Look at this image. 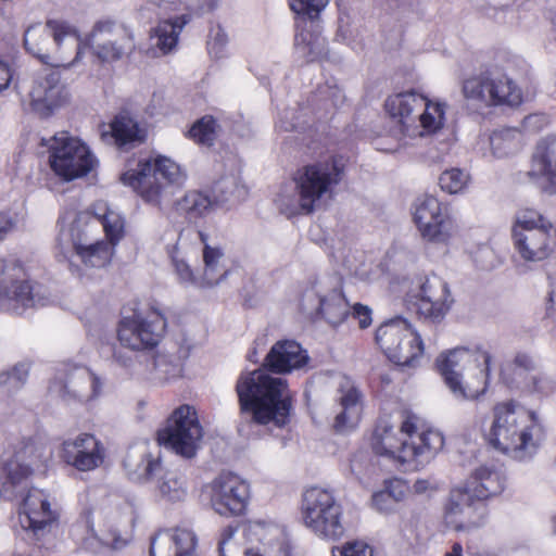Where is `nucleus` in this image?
<instances>
[{
  "instance_id": "obj_63",
  "label": "nucleus",
  "mask_w": 556,
  "mask_h": 556,
  "mask_svg": "<svg viewBox=\"0 0 556 556\" xmlns=\"http://www.w3.org/2000/svg\"><path fill=\"white\" fill-rule=\"evenodd\" d=\"M352 317L358 320L359 328L365 329L371 324V309L358 303L354 304Z\"/></svg>"
},
{
  "instance_id": "obj_35",
  "label": "nucleus",
  "mask_w": 556,
  "mask_h": 556,
  "mask_svg": "<svg viewBox=\"0 0 556 556\" xmlns=\"http://www.w3.org/2000/svg\"><path fill=\"white\" fill-rule=\"evenodd\" d=\"M73 235L76 238V242H79L81 232L78 235L74 232ZM72 250L74 255L88 267L101 268L110 263L112 255V247L109 243L94 239L85 243H76V247Z\"/></svg>"
},
{
  "instance_id": "obj_41",
  "label": "nucleus",
  "mask_w": 556,
  "mask_h": 556,
  "mask_svg": "<svg viewBox=\"0 0 556 556\" xmlns=\"http://www.w3.org/2000/svg\"><path fill=\"white\" fill-rule=\"evenodd\" d=\"M213 201L200 191H188L176 202V210L189 220H193L205 216L210 212Z\"/></svg>"
},
{
  "instance_id": "obj_59",
  "label": "nucleus",
  "mask_w": 556,
  "mask_h": 556,
  "mask_svg": "<svg viewBox=\"0 0 556 556\" xmlns=\"http://www.w3.org/2000/svg\"><path fill=\"white\" fill-rule=\"evenodd\" d=\"M383 492L396 504L405 498L407 486L404 481L394 479L386 483Z\"/></svg>"
},
{
  "instance_id": "obj_57",
  "label": "nucleus",
  "mask_w": 556,
  "mask_h": 556,
  "mask_svg": "<svg viewBox=\"0 0 556 556\" xmlns=\"http://www.w3.org/2000/svg\"><path fill=\"white\" fill-rule=\"evenodd\" d=\"M173 265L175 273L181 282L203 287L201 282V274H194L189 264H187L182 258L173 256Z\"/></svg>"
},
{
  "instance_id": "obj_48",
  "label": "nucleus",
  "mask_w": 556,
  "mask_h": 556,
  "mask_svg": "<svg viewBox=\"0 0 556 556\" xmlns=\"http://www.w3.org/2000/svg\"><path fill=\"white\" fill-rule=\"evenodd\" d=\"M476 501L473 491L469 490V484L465 482L463 486L452 489L448 504L446 506V516L448 519L459 516V511L471 505Z\"/></svg>"
},
{
  "instance_id": "obj_3",
  "label": "nucleus",
  "mask_w": 556,
  "mask_h": 556,
  "mask_svg": "<svg viewBox=\"0 0 556 556\" xmlns=\"http://www.w3.org/2000/svg\"><path fill=\"white\" fill-rule=\"evenodd\" d=\"M541 427L535 414L515 401L501 402L492 409L489 443L517 459L530 457L539 445Z\"/></svg>"
},
{
  "instance_id": "obj_64",
  "label": "nucleus",
  "mask_w": 556,
  "mask_h": 556,
  "mask_svg": "<svg viewBox=\"0 0 556 556\" xmlns=\"http://www.w3.org/2000/svg\"><path fill=\"white\" fill-rule=\"evenodd\" d=\"M12 77L13 74L9 64L0 61V92L10 86Z\"/></svg>"
},
{
  "instance_id": "obj_52",
  "label": "nucleus",
  "mask_w": 556,
  "mask_h": 556,
  "mask_svg": "<svg viewBox=\"0 0 556 556\" xmlns=\"http://www.w3.org/2000/svg\"><path fill=\"white\" fill-rule=\"evenodd\" d=\"M289 2L291 10L296 15L313 20L326 8L329 0H289Z\"/></svg>"
},
{
  "instance_id": "obj_50",
  "label": "nucleus",
  "mask_w": 556,
  "mask_h": 556,
  "mask_svg": "<svg viewBox=\"0 0 556 556\" xmlns=\"http://www.w3.org/2000/svg\"><path fill=\"white\" fill-rule=\"evenodd\" d=\"M189 138L203 146H212L215 140V121L204 116L192 125L188 131Z\"/></svg>"
},
{
  "instance_id": "obj_17",
  "label": "nucleus",
  "mask_w": 556,
  "mask_h": 556,
  "mask_svg": "<svg viewBox=\"0 0 556 556\" xmlns=\"http://www.w3.org/2000/svg\"><path fill=\"white\" fill-rule=\"evenodd\" d=\"M41 462V455L31 445L15 453L2 467L0 497L12 501L23 496L28 486V479L34 467Z\"/></svg>"
},
{
  "instance_id": "obj_39",
  "label": "nucleus",
  "mask_w": 556,
  "mask_h": 556,
  "mask_svg": "<svg viewBox=\"0 0 556 556\" xmlns=\"http://www.w3.org/2000/svg\"><path fill=\"white\" fill-rule=\"evenodd\" d=\"M292 187H285L280 190L275 203L280 213L288 217L299 214H309L314 211L311 204L304 202L303 193L296 189L293 182Z\"/></svg>"
},
{
  "instance_id": "obj_47",
  "label": "nucleus",
  "mask_w": 556,
  "mask_h": 556,
  "mask_svg": "<svg viewBox=\"0 0 556 556\" xmlns=\"http://www.w3.org/2000/svg\"><path fill=\"white\" fill-rule=\"evenodd\" d=\"M511 370V377H508L507 369L502 370L503 378L519 388L527 378L531 376V371L534 369V362L526 354H519L515 357L513 364L509 366Z\"/></svg>"
},
{
  "instance_id": "obj_60",
  "label": "nucleus",
  "mask_w": 556,
  "mask_h": 556,
  "mask_svg": "<svg viewBox=\"0 0 556 556\" xmlns=\"http://www.w3.org/2000/svg\"><path fill=\"white\" fill-rule=\"evenodd\" d=\"M371 505L376 510L386 514L391 513L395 506L393 501L383 492V490L372 494Z\"/></svg>"
},
{
  "instance_id": "obj_46",
  "label": "nucleus",
  "mask_w": 556,
  "mask_h": 556,
  "mask_svg": "<svg viewBox=\"0 0 556 556\" xmlns=\"http://www.w3.org/2000/svg\"><path fill=\"white\" fill-rule=\"evenodd\" d=\"M469 181V174L456 167L444 170L439 177V186L441 190L450 194L463 192L467 188Z\"/></svg>"
},
{
  "instance_id": "obj_45",
  "label": "nucleus",
  "mask_w": 556,
  "mask_h": 556,
  "mask_svg": "<svg viewBox=\"0 0 556 556\" xmlns=\"http://www.w3.org/2000/svg\"><path fill=\"white\" fill-rule=\"evenodd\" d=\"M484 500H478L471 503V505L465 507V510L459 511V516H454L450 519L456 527V529H469L476 528L483 525L486 515V508L483 503Z\"/></svg>"
},
{
  "instance_id": "obj_4",
  "label": "nucleus",
  "mask_w": 556,
  "mask_h": 556,
  "mask_svg": "<svg viewBox=\"0 0 556 556\" xmlns=\"http://www.w3.org/2000/svg\"><path fill=\"white\" fill-rule=\"evenodd\" d=\"M491 354L480 346H458L442 352L435 361L445 386L458 401H475L485 393Z\"/></svg>"
},
{
  "instance_id": "obj_53",
  "label": "nucleus",
  "mask_w": 556,
  "mask_h": 556,
  "mask_svg": "<svg viewBox=\"0 0 556 556\" xmlns=\"http://www.w3.org/2000/svg\"><path fill=\"white\" fill-rule=\"evenodd\" d=\"M519 388L530 393L548 395L554 392L556 386L547 377L535 374L529 376Z\"/></svg>"
},
{
  "instance_id": "obj_43",
  "label": "nucleus",
  "mask_w": 556,
  "mask_h": 556,
  "mask_svg": "<svg viewBox=\"0 0 556 556\" xmlns=\"http://www.w3.org/2000/svg\"><path fill=\"white\" fill-rule=\"evenodd\" d=\"M94 213L100 220L106 238L112 245H115L124 236V218L119 213L110 210L104 203L97 205Z\"/></svg>"
},
{
  "instance_id": "obj_55",
  "label": "nucleus",
  "mask_w": 556,
  "mask_h": 556,
  "mask_svg": "<svg viewBox=\"0 0 556 556\" xmlns=\"http://www.w3.org/2000/svg\"><path fill=\"white\" fill-rule=\"evenodd\" d=\"M332 556H372V548L363 541H350L332 548Z\"/></svg>"
},
{
  "instance_id": "obj_49",
  "label": "nucleus",
  "mask_w": 556,
  "mask_h": 556,
  "mask_svg": "<svg viewBox=\"0 0 556 556\" xmlns=\"http://www.w3.org/2000/svg\"><path fill=\"white\" fill-rule=\"evenodd\" d=\"M153 364L155 377L161 381H168L172 378L178 377L180 374V362L174 355L167 353H157L154 356Z\"/></svg>"
},
{
  "instance_id": "obj_20",
  "label": "nucleus",
  "mask_w": 556,
  "mask_h": 556,
  "mask_svg": "<svg viewBox=\"0 0 556 556\" xmlns=\"http://www.w3.org/2000/svg\"><path fill=\"white\" fill-rule=\"evenodd\" d=\"M61 456L78 471H91L104 463L105 448L94 435L83 433L63 442Z\"/></svg>"
},
{
  "instance_id": "obj_13",
  "label": "nucleus",
  "mask_w": 556,
  "mask_h": 556,
  "mask_svg": "<svg viewBox=\"0 0 556 556\" xmlns=\"http://www.w3.org/2000/svg\"><path fill=\"white\" fill-rule=\"evenodd\" d=\"M201 438L202 427L199 424L197 412L189 405H182L175 409L165 428L157 432L160 445H164L186 458L195 455Z\"/></svg>"
},
{
  "instance_id": "obj_15",
  "label": "nucleus",
  "mask_w": 556,
  "mask_h": 556,
  "mask_svg": "<svg viewBox=\"0 0 556 556\" xmlns=\"http://www.w3.org/2000/svg\"><path fill=\"white\" fill-rule=\"evenodd\" d=\"M413 218L421 237L429 242L447 244L457 232L447 208L430 194H424L415 200Z\"/></svg>"
},
{
  "instance_id": "obj_26",
  "label": "nucleus",
  "mask_w": 556,
  "mask_h": 556,
  "mask_svg": "<svg viewBox=\"0 0 556 556\" xmlns=\"http://www.w3.org/2000/svg\"><path fill=\"white\" fill-rule=\"evenodd\" d=\"M150 556H199L198 538L188 528L159 531L151 539Z\"/></svg>"
},
{
  "instance_id": "obj_38",
  "label": "nucleus",
  "mask_w": 556,
  "mask_h": 556,
  "mask_svg": "<svg viewBox=\"0 0 556 556\" xmlns=\"http://www.w3.org/2000/svg\"><path fill=\"white\" fill-rule=\"evenodd\" d=\"M492 78L493 105L518 106L523 101L521 88L507 75H498Z\"/></svg>"
},
{
  "instance_id": "obj_37",
  "label": "nucleus",
  "mask_w": 556,
  "mask_h": 556,
  "mask_svg": "<svg viewBox=\"0 0 556 556\" xmlns=\"http://www.w3.org/2000/svg\"><path fill=\"white\" fill-rule=\"evenodd\" d=\"M492 78L480 75L466 79L463 83V94L465 99L478 108L492 106L494 103Z\"/></svg>"
},
{
  "instance_id": "obj_44",
  "label": "nucleus",
  "mask_w": 556,
  "mask_h": 556,
  "mask_svg": "<svg viewBox=\"0 0 556 556\" xmlns=\"http://www.w3.org/2000/svg\"><path fill=\"white\" fill-rule=\"evenodd\" d=\"M100 545L111 551H121L129 543L128 531L122 529L115 519L108 520L96 538Z\"/></svg>"
},
{
  "instance_id": "obj_14",
  "label": "nucleus",
  "mask_w": 556,
  "mask_h": 556,
  "mask_svg": "<svg viewBox=\"0 0 556 556\" xmlns=\"http://www.w3.org/2000/svg\"><path fill=\"white\" fill-rule=\"evenodd\" d=\"M342 164L336 159L306 165L299 169L293 178L296 189L303 193L304 202L313 208L330 199L333 188L341 181Z\"/></svg>"
},
{
  "instance_id": "obj_22",
  "label": "nucleus",
  "mask_w": 556,
  "mask_h": 556,
  "mask_svg": "<svg viewBox=\"0 0 556 556\" xmlns=\"http://www.w3.org/2000/svg\"><path fill=\"white\" fill-rule=\"evenodd\" d=\"M416 299L417 313L432 320L442 319L453 303L447 283L437 275L425 279Z\"/></svg>"
},
{
  "instance_id": "obj_31",
  "label": "nucleus",
  "mask_w": 556,
  "mask_h": 556,
  "mask_svg": "<svg viewBox=\"0 0 556 556\" xmlns=\"http://www.w3.org/2000/svg\"><path fill=\"white\" fill-rule=\"evenodd\" d=\"M146 129L127 114L117 115L114 121L101 132L103 141L113 142L119 148L137 146L144 141Z\"/></svg>"
},
{
  "instance_id": "obj_29",
  "label": "nucleus",
  "mask_w": 556,
  "mask_h": 556,
  "mask_svg": "<svg viewBox=\"0 0 556 556\" xmlns=\"http://www.w3.org/2000/svg\"><path fill=\"white\" fill-rule=\"evenodd\" d=\"M531 174L542 179V187L556 193V136L542 138L535 148Z\"/></svg>"
},
{
  "instance_id": "obj_61",
  "label": "nucleus",
  "mask_w": 556,
  "mask_h": 556,
  "mask_svg": "<svg viewBox=\"0 0 556 556\" xmlns=\"http://www.w3.org/2000/svg\"><path fill=\"white\" fill-rule=\"evenodd\" d=\"M237 532V527L227 526L222 534L220 540L218 543V549L220 556H227V552L231 551L235 547V544L232 543V539Z\"/></svg>"
},
{
  "instance_id": "obj_10",
  "label": "nucleus",
  "mask_w": 556,
  "mask_h": 556,
  "mask_svg": "<svg viewBox=\"0 0 556 556\" xmlns=\"http://www.w3.org/2000/svg\"><path fill=\"white\" fill-rule=\"evenodd\" d=\"M551 224L536 211L526 208L517 213L511 235L520 256L527 262H539L551 252Z\"/></svg>"
},
{
  "instance_id": "obj_56",
  "label": "nucleus",
  "mask_w": 556,
  "mask_h": 556,
  "mask_svg": "<svg viewBox=\"0 0 556 556\" xmlns=\"http://www.w3.org/2000/svg\"><path fill=\"white\" fill-rule=\"evenodd\" d=\"M227 43L228 37L223 29L216 28L212 30L207 41L210 54L215 59L224 58L226 55Z\"/></svg>"
},
{
  "instance_id": "obj_24",
  "label": "nucleus",
  "mask_w": 556,
  "mask_h": 556,
  "mask_svg": "<svg viewBox=\"0 0 556 556\" xmlns=\"http://www.w3.org/2000/svg\"><path fill=\"white\" fill-rule=\"evenodd\" d=\"M24 276L23 267L15 262L0 261V296L10 301L16 313L34 305L31 289Z\"/></svg>"
},
{
  "instance_id": "obj_19",
  "label": "nucleus",
  "mask_w": 556,
  "mask_h": 556,
  "mask_svg": "<svg viewBox=\"0 0 556 556\" xmlns=\"http://www.w3.org/2000/svg\"><path fill=\"white\" fill-rule=\"evenodd\" d=\"M30 106L40 117H49L68 101V90L56 72L34 81L29 92Z\"/></svg>"
},
{
  "instance_id": "obj_12",
  "label": "nucleus",
  "mask_w": 556,
  "mask_h": 556,
  "mask_svg": "<svg viewBox=\"0 0 556 556\" xmlns=\"http://www.w3.org/2000/svg\"><path fill=\"white\" fill-rule=\"evenodd\" d=\"M50 165L58 176L70 181L90 173L97 160L78 138L60 132L53 137L50 147Z\"/></svg>"
},
{
  "instance_id": "obj_32",
  "label": "nucleus",
  "mask_w": 556,
  "mask_h": 556,
  "mask_svg": "<svg viewBox=\"0 0 556 556\" xmlns=\"http://www.w3.org/2000/svg\"><path fill=\"white\" fill-rule=\"evenodd\" d=\"M478 500L498 495L505 489L506 479L494 466L477 467L466 481Z\"/></svg>"
},
{
  "instance_id": "obj_40",
  "label": "nucleus",
  "mask_w": 556,
  "mask_h": 556,
  "mask_svg": "<svg viewBox=\"0 0 556 556\" xmlns=\"http://www.w3.org/2000/svg\"><path fill=\"white\" fill-rule=\"evenodd\" d=\"M294 46L299 56L306 62L316 61L326 53V39L308 30H302L295 35Z\"/></svg>"
},
{
  "instance_id": "obj_1",
  "label": "nucleus",
  "mask_w": 556,
  "mask_h": 556,
  "mask_svg": "<svg viewBox=\"0 0 556 556\" xmlns=\"http://www.w3.org/2000/svg\"><path fill=\"white\" fill-rule=\"evenodd\" d=\"M308 359L306 351L296 341L276 342L262 368L242 372L238 378L236 391L241 415L257 425L286 426L292 408V393L286 379L271 374H290L303 368Z\"/></svg>"
},
{
  "instance_id": "obj_51",
  "label": "nucleus",
  "mask_w": 556,
  "mask_h": 556,
  "mask_svg": "<svg viewBox=\"0 0 556 556\" xmlns=\"http://www.w3.org/2000/svg\"><path fill=\"white\" fill-rule=\"evenodd\" d=\"M238 191V178L235 175L222 177L213 184L214 202L225 203L235 197Z\"/></svg>"
},
{
  "instance_id": "obj_16",
  "label": "nucleus",
  "mask_w": 556,
  "mask_h": 556,
  "mask_svg": "<svg viewBox=\"0 0 556 556\" xmlns=\"http://www.w3.org/2000/svg\"><path fill=\"white\" fill-rule=\"evenodd\" d=\"M213 509L222 516L240 515L249 498V485L239 476L223 472L208 485Z\"/></svg>"
},
{
  "instance_id": "obj_11",
  "label": "nucleus",
  "mask_w": 556,
  "mask_h": 556,
  "mask_svg": "<svg viewBox=\"0 0 556 556\" xmlns=\"http://www.w3.org/2000/svg\"><path fill=\"white\" fill-rule=\"evenodd\" d=\"M376 342L388 358L400 366H410L424 352L420 336L403 318L391 319L376 331Z\"/></svg>"
},
{
  "instance_id": "obj_7",
  "label": "nucleus",
  "mask_w": 556,
  "mask_h": 556,
  "mask_svg": "<svg viewBox=\"0 0 556 556\" xmlns=\"http://www.w3.org/2000/svg\"><path fill=\"white\" fill-rule=\"evenodd\" d=\"M384 105L391 116L400 118L404 131L409 137H422L435 132L443 126V105L429 101L414 90L390 96Z\"/></svg>"
},
{
  "instance_id": "obj_30",
  "label": "nucleus",
  "mask_w": 556,
  "mask_h": 556,
  "mask_svg": "<svg viewBox=\"0 0 556 556\" xmlns=\"http://www.w3.org/2000/svg\"><path fill=\"white\" fill-rule=\"evenodd\" d=\"M151 482L153 483L154 494L160 502L175 504L187 498V479L177 469L163 467Z\"/></svg>"
},
{
  "instance_id": "obj_36",
  "label": "nucleus",
  "mask_w": 556,
  "mask_h": 556,
  "mask_svg": "<svg viewBox=\"0 0 556 556\" xmlns=\"http://www.w3.org/2000/svg\"><path fill=\"white\" fill-rule=\"evenodd\" d=\"M523 146L522 132L517 127L494 130L490 136L492 154L497 159L518 153Z\"/></svg>"
},
{
  "instance_id": "obj_54",
  "label": "nucleus",
  "mask_w": 556,
  "mask_h": 556,
  "mask_svg": "<svg viewBox=\"0 0 556 556\" xmlns=\"http://www.w3.org/2000/svg\"><path fill=\"white\" fill-rule=\"evenodd\" d=\"M244 556H290V546L283 540L270 544H263L255 548H249Z\"/></svg>"
},
{
  "instance_id": "obj_2",
  "label": "nucleus",
  "mask_w": 556,
  "mask_h": 556,
  "mask_svg": "<svg viewBox=\"0 0 556 556\" xmlns=\"http://www.w3.org/2000/svg\"><path fill=\"white\" fill-rule=\"evenodd\" d=\"M443 444L444 438L440 431L420 428L415 418L408 416L399 429L380 422L372 446L377 454L399 462L408 470H418L433 458Z\"/></svg>"
},
{
  "instance_id": "obj_34",
  "label": "nucleus",
  "mask_w": 556,
  "mask_h": 556,
  "mask_svg": "<svg viewBox=\"0 0 556 556\" xmlns=\"http://www.w3.org/2000/svg\"><path fill=\"white\" fill-rule=\"evenodd\" d=\"M124 467L132 479L152 481L162 470L160 459H153L146 443L131 446L124 459Z\"/></svg>"
},
{
  "instance_id": "obj_42",
  "label": "nucleus",
  "mask_w": 556,
  "mask_h": 556,
  "mask_svg": "<svg viewBox=\"0 0 556 556\" xmlns=\"http://www.w3.org/2000/svg\"><path fill=\"white\" fill-rule=\"evenodd\" d=\"M187 24L185 16L174 21H163L154 29V45L165 54L170 52L177 45L178 36L182 27Z\"/></svg>"
},
{
  "instance_id": "obj_21",
  "label": "nucleus",
  "mask_w": 556,
  "mask_h": 556,
  "mask_svg": "<svg viewBox=\"0 0 556 556\" xmlns=\"http://www.w3.org/2000/svg\"><path fill=\"white\" fill-rule=\"evenodd\" d=\"M56 520V514L51 509L48 496L42 490L31 488L23 496L20 507V522L37 538L43 535Z\"/></svg>"
},
{
  "instance_id": "obj_5",
  "label": "nucleus",
  "mask_w": 556,
  "mask_h": 556,
  "mask_svg": "<svg viewBox=\"0 0 556 556\" xmlns=\"http://www.w3.org/2000/svg\"><path fill=\"white\" fill-rule=\"evenodd\" d=\"M187 179L179 164L166 156H156L138 163L137 168L121 176L124 185L131 187L143 201L161 205L170 199Z\"/></svg>"
},
{
  "instance_id": "obj_6",
  "label": "nucleus",
  "mask_w": 556,
  "mask_h": 556,
  "mask_svg": "<svg viewBox=\"0 0 556 556\" xmlns=\"http://www.w3.org/2000/svg\"><path fill=\"white\" fill-rule=\"evenodd\" d=\"M53 38L56 48L55 66H71L78 61L81 54V40L77 30L64 21L50 20L46 25L29 26L24 34L26 50L46 64L50 63V38Z\"/></svg>"
},
{
  "instance_id": "obj_27",
  "label": "nucleus",
  "mask_w": 556,
  "mask_h": 556,
  "mask_svg": "<svg viewBox=\"0 0 556 556\" xmlns=\"http://www.w3.org/2000/svg\"><path fill=\"white\" fill-rule=\"evenodd\" d=\"M100 228V220L94 213L89 211H66L60 218V243L62 245L76 247L74 232H81L79 243L94 239Z\"/></svg>"
},
{
  "instance_id": "obj_9",
  "label": "nucleus",
  "mask_w": 556,
  "mask_h": 556,
  "mask_svg": "<svg viewBox=\"0 0 556 556\" xmlns=\"http://www.w3.org/2000/svg\"><path fill=\"white\" fill-rule=\"evenodd\" d=\"M166 329V318L157 308L135 312L123 317L117 326V340L122 348L135 352L154 349Z\"/></svg>"
},
{
  "instance_id": "obj_23",
  "label": "nucleus",
  "mask_w": 556,
  "mask_h": 556,
  "mask_svg": "<svg viewBox=\"0 0 556 556\" xmlns=\"http://www.w3.org/2000/svg\"><path fill=\"white\" fill-rule=\"evenodd\" d=\"M91 47L102 61H114L134 49V39L126 27L108 23L96 28L91 36Z\"/></svg>"
},
{
  "instance_id": "obj_62",
  "label": "nucleus",
  "mask_w": 556,
  "mask_h": 556,
  "mask_svg": "<svg viewBox=\"0 0 556 556\" xmlns=\"http://www.w3.org/2000/svg\"><path fill=\"white\" fill-rule=\"evenodd\" d=\"M28 376V368L26 365H16L10 372L0 374V383H7L9 381H16L23 383Z\"/></svg>"
},
{
  "instance_id": "obj_8",
  "label": "nucleus",
  "mask_w": 556,
  "mask_h": 556,
  "mask_svg": "<svg viewBox=\"0 0 556 556\" xmlns=\"http://www.w3.org/2000/svg\"><path fill=\"white\" fill-rule=\"evenodd\" d=\"M302 514L305 526L318 536L337 539L344 532L342 507L329 490L317 486L306 490Z\"/></svg>"
},
{
  "instance_id": "obj_58",
  "label": "nucleus",
  "mask_w": 556,
  "mask_h": 556,
  "mask_svg": "<svg viewBox=\"0 0 556 556\" xmlns=\"http://www.w3.org/2000/svg\"><path fill=\"white\" fill-rule=\"evenodd\" d=\"M548 124V118L545 114H530L526 116L521 124L519 130L523 134H534L543 129Z\"/></svg>"
},
{
  "instance_id": "obj_33",
  "label": "nucleus",
  "mask_w": 556,
  "mask_h": 556,
  "mask_svg": "<svg viewBox=\"0 0 556 556\" xmlns=\"http://www.w3.org/2000/svg\"><path fill=\"white\" fill-rule=\"evenodd\" d=\"M199 238L203 244L201 282L203 287H214L227 276V269L224 266V252L219 247L208 242V236L205 232L199 231Z\"/></svg>"
},
{
  "instance_id": "obj_28",
  "label": "nucleus",
  "mask_w": 556,
  "mask_h": 556,
  "mask_svg": "<svg viewBox=\"0 0 556 556\" xmlns=\"http://www.w3.org/2000/svg\"><path fill=\"white\" fill-rule=\"evenodd\" d=\"M316 298V311L319 312L328 323L332 325L340 324L349 313V303L337 288H329L323 280L316 281L309 290L305 292L306 299Z\"/></svg>"
},
{
  "instance_id": "obj_25",
  "label": "nucleus",
  "mask_w": 556,
  "mask_h": 556,
  "mask_svg": "<svg viewBox=\"0 0 556 556\" xmlns=\"http://www.w3.org/2000/svg\"><path fill=\"white\" fill-rule=\"evenodd\" d=\"M338 392L332 428L337 433H346L354 430L361 420L362 394L349 379L341 381Z\"/></svg>"
},
{
  "instance_id": "obj_18",
  "label": "nucleus",
  "mask_w": 556,
  "mask_h": 556,
  "mask_svg": "<svg viewBox=\"0 0 556 556\" xmlns=\"http://www.w3.org/2000/svg\"><path fill=\"white\" fill-rule=\"evenodd\" d=\"M100 379L87 367L75 366L64 376L56 377L49 386V392L64 401H90L101 392Z\"/></svg>"
}]
</instances>
